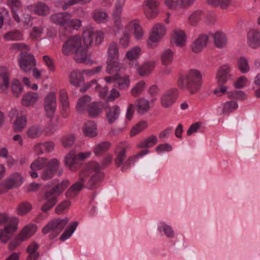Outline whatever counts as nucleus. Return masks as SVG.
Instances as JSON below:
<instances>
[{
    "instance_id": "f257e3e1",
    "label": "nucleus",
    "mask_w": 260,
    "mask_h": 260,
    "mask_svg": "<svg viewBox=\"0 0 260 260\" xmlns=\"http://www.w3.org/2000/svg\"><path fill=\"white\" fill-rule=\"evenodd\" d=\"M104 33L101 30L94 31L91 27H86L83 33V39L74 36L68 39L63 44L62 51L64 55L74 54V58L78 63L91 64V53L88 47L92 43L100 45L103 41Z\"/></svg>"
},
{
    "instance_id": "f03ea898",
    "label": "nucleus",
    "mask_w": 260,
    "mask_h": 260,
    "mask_svg": "<svg viewBox=\"0 0 260 260\" xmlns=\"http://www.w3.org/2000/svg\"><path fill=\"white\" fill-rule=\"evenodd\" d=\"M100 169V165L96 162L88 163L85 169L80 172L79 180L67 191V196L74 197L85 187L91 189L98 186L104 177V173Z\"/></svg>"
},
{
    "instance_id": "7ed1b4c3",
    "label": "nucleus",
    "mask_w": 260,
    "mask_h": 260,
    "mask_svg": "<svg viewBox=\"0 0 260 260\" xmlns=\"http://www.w3.org/2000/svg\"><path fill=\"white\" fill-rule=\"evenodd\" d=\"M178 85L180 88L189 90L191 93L197 92L201 88L202 84V74L200 71L191 69L178 80Z\"/></svg>"
},
{
    "instance_id": "20e7f679",
    "label": "nucleus",
    "mask_w": 260,
    "mask_h": 260,
    "mask_svg": "<svg viewBox=\"0 0 260 260\" xmlns=\"http://www.w3.org/2000/svg\"><path fill=\"white\" fill-rule=\"evenodd\" d=\"M19 222L16 216L9 217L5 213H0V226L5 225L3 229H0L1 243L5 244L11 239L18 229Z\"/></svg>"
},
{
    "instance_id": "39448f33",
    "label": "nucleus",
    "mask_w": 260,
    "mask_h": 260,
    "mask_svg": "<svg viewBox=\"0 0 260 260\" xmlns=\"http://www.w3.org/2000/svg\"><path fill=\"white\" fill-rule=\"evenodd\" d=\"M29 47L23 43H13L11 46L12 51L19 50L21 51L18 57V63L20 69L25 73L30 72L36 65V61L34 56L31 54L24 52L29 50Z\"/></svg>"
},
{
    "instance_id": "423d86ee",
    "label": "nucleus",
    "mask_w": 260,
    "mask_h": 260,
    "mask_svg": "<svg viewBox=\"0 0 260 260\" xmlns=\"http://www.w3.org/2000/svg\"><path fill=\"white\" fill-rule=\"evenodd\" d=\"M37 227L34 224L25 225L16 235L8 245V249L13 250L22 242L27 241L37 231Z\"/></svg>"
},
{
    "instance_id": "0eeeda50",
    "label": "nucleus",
    "mask_w": 260,
    "mask_h": 260,
    "mask_svg": "<svg viewBox=\"0 0 260 260\" xmlns=\"http://www.w3.org/2000/svg\"><path fill=\"white\" fill-rule=\"evenodd\" d=\"M156 63V59L146 58L141 65L138 61H135L130 62L129 66L131 70L134 71L140 76L147 77L153 72Z\"/></svg>"
},
{
    "instance_id": "6e6552de",
    "label": "nucleus",
    "mask_w": 260,
    "mask_h": 260,
    "mask_svg": "<svg viewBox=\"0 0 260 260\" xmlns=\"http://www.w3.org/2000/svg\"><path fill=\"white\" fill-rule=\"evenodd\" d=\"M167 26L162 23H156L151 27L149 37L147 41V45L149 48L155 47L166 35Z\"/></svg>"
},
{
    "instance_id": "1a4fd4ad",
    "label": "nucleus",
    "mask_w": 260,
    "mask_h": 260,
    "mask_svg": "<svg viewBox=\"0 0 260 260\" xmlns=\"http://www.w3.org/2000/svg\"><path fill=\"white\" fill-rule=\"evenodd\" d=\"M69 221V219L67 217L54 218L44 226L42 232L45 234L51 233L55 237L62 231Z\"/></svg>"
},
{
    "instance_id": "9d476101",
    "label": "nucleus",
    "mask_w": 260,
    "mask_h": 260,
    "mask_svg": "<svg viewBox=\"0 0 260 260\" xmlns=\"http://www.w3.org/2000/svg\"><path fill=\"white\" fill-rule=\"evenodd\" d=\"M7 5L11 8L14 20L17 23L22 22L24 24L28 25L31 21V16L24 15L22 19L19 16L18 12L22 7V4L19 0H8Z\"/></svg>"
},
{
    "instance_id": "9b49d317",
    "label": "nucleus",
    "mask_w": 260,
    "mask_h": 260,
    "mask_svg": "<svg viewBox=\"0 0 260 260\" xmlns=\"http://www.w3.org/2000/svg\"><path fill=\"white\" fill-rule=\"evenodd\" d=\"M23 182V178L21 174L15 173L11 175L4 182V187H0V193L6 192L8 190L17 188Z\"/></svg>"
},
{
    "instance_id": "f8f14e48",
    "label": "nucleus",
    "mask_w": 260,
    "mask_h": 260,
    "mask_svg": "<svg viewBox=\"0 0 260 260\" xmlns=\"http://www.w3.org/2000/svg\"><path fill=\"white\" fill-rule=\"evenodd\" d=\"M143 6L144 14L149 20L154 19L159 13L158 2L157 0H145Z\"/></svg>"
},
{
    "instance_id": "ddd939ff",
    "label": "nucleus",
    "mask_w": 260,
    "mask_h": 260,
    "mask_svg": "<svg viewBox=\"0 0 260 260\" xmlns=\"http://www.w3.org/2000/svg\"><path fill=\"white\" fill-rule=\"evenodd\" d=\"M57 93L55 91L48 92L44 98L43 107L48 114H53L57 109Z\"/></svg>"
},
{
    "instance_id": "4468645a",
    "label": "nucleus",
    "mask_w": 260,
    "mask_h": 260,
    "mask_svg": "<svg viewBox=\"0 0 260 260\" xmlns=\"http://www.w3.org/2000/svg\"><path fill=\"white\" fill-rule=\"evenodd\" d=\"M125 27L129 34L132 32L135 40L141 41L144 38L145 30L137 20L135 19L129 21Z\"/></svg>"
},
{
    "instance_id": "2eb2a0df",
    "label": "nucleus",
    "mask_w": 260,
    "mask_h": 260,
    "mask_svg": "<svg viewBox=\"0 0 260 260\" xmlns=\"http://www.w3.org/2000/svg\"><path fill=\"white\" fill-rule=\"evenodd\" d=\"M232 67L229 64H224L218 68L215 80L218 84H224L230 81L232 77Z\"/></svg>"
},
{
    "instance_id": "dca6fc26",
    "label": "nucleus",
    "mask_w": 260,
    "mask_h": 260,
    "mask_svg": "<svg viewBox=\"0 0 260 260\" xmlns=\"http://www.w3.org/2000/svg\"><path fill=\"white\" fill-rule=\"evenodd\" d=\"M157 233L166 238L172 239L176 236V233L172 225L165 220H159L156 224Z\"/></svg>"
},
{
    "instance_id": "f3484780",
    "label": "nucleus",
    "mask_w": 260,
    "mask_h": 260,
    "mask_svg": "<svg viewBox=\"0 0 260 260\" xmlns=\"http://www.w3.org/2000/svg\"><path fill=\"white\" fill-rule=\"evenodd\" d=\"M176 91L175 88H171L162 94L159 99L162 107L169 109L173 106L176 100Z\"/></svg>"
},
{
    "instance_id": "a211bd4d",
    "label": "nucleus",
    "mask_w": 260,
    "mask_h": 260,
    "mask_svg": "<svg viewBox=\"0 0 260 260\" xmlns=\"http://www.w3.org/2000/svg\"><path fill=\"white\" fill-rule=\"evenodd\" d=\"M208 37L205 34H201L192 42L190 48L192 52L198 54L203 51L208 42Z\"/></svg>"
},
{
    "instance_id": "6ab92c4d",
    "label": "nucleus",
    "mask_w": 260,
    "mask_h": 260,
    "mask_svg": "<svg viewBox=\"0 0 260 260\" xmlns=\"http://www.w3.org/2000/svg\"><path fill=\"white\" fill-rule=\"evenodd\" d=\"M247 44L252 49L260 47V30L257 29H250L246 36Z\"/></svg>"
},
{
    "instance_id": "aec40b11",
    "label": "nucleus",
    "mask_w": 260,
    "mask_h": 260,
    "mask_svg": "<svg viewBox=\"0 0 260 260\" xmlns=\"http://www.w3.org/2000/svg\"><path fill=\"white\" fill-rule=\"evenodd\" d=\"M171 41L177 47H184L187 42L186 33L182 29H176L174 30L172 35Z\"/></svg>"
},
{
    "instance_id": "412c9836",
    "label": "nucleus",
    "mask_w": 260,
    "mask_h": 260,
    "mask_svg": "<svg viewBox=\"0 0 260 260\" xmlns=\"http://www.w3.org/2000/svg\"><path fill=\"white\" fill-rule=\"evenodd\" d=\"M59 162L57 159L54 158L48 161L47 168L43 171L41 177L44 180H47L52 178L54 173L58 168Z\"/></svg>"
},
{
    "instance_id": "4be33fe9",
    "label": "nucleus",
    "mask_w": 260,
    "mask_h": 260,
    "mask_svg": "<svg viewBox=\"0 0 260 260\" xmlns=\"http://www.w3.org/2000/svg\"><path fill=\"white\" fill-rule=\"evenodd\" d=\"M58 195L54 189L46 192L45 194L46 203L42 207V210L44 212H46L53 207L57 201Z\"/></svg>"
},
{
    "instance_id": "5701e85b",
    "label": "nucleus",
    "mask_w": 260,
    "mask_h": 260,
    "mask_svg": "<svg viewBox=\"0 0 260 260\" xmlns=\"http://www.w3.org/2000/svg\"><path fill=\"white\" fill-rule=\"evenodd\" d=\"M129 146L128 145H125L124 143L116 146L115 153L116 154V157L115 161L117 167L123 166L122 170L125 166L124 163V160L126 157L125 152L126 149L128 148Z\"/></svg>"
},
{
    "instance_id": "b1692460",
    "label": "nucleus",
    "mask_w": 260,
    "mask_h": 260,
    "mask_svg": "<svg viewBox=\"0 0 260 260\" xmlns=\"http://www.w3.org/2000/svg\"><path fill=\"white\" fill-rule=\"evenodd\" d=\"M71 14L68 12H59L52 14L50 19L53 23L58 24L65 29Z\"/></svg>"
},
{
    "instance_id": "393cba45",
    "label": "nucleus",
    "mask_w": 260,
    "mask_h": 260,
    "mask_svg": "<svg viewBox=\"0 0 260 260\" xmlns=\"http://www.w3.org/2000/svg\"><path fill=\"white\" fill-rule=\"evenodd\" d=\"M78 159L76 151L74 150H71L64 157L65 165L72 171H75L77 169L76 165L77 164Z\"/></svg>"
},
{
    "instance_id": "a878e982",
    "label": "nucleus",
    "mask_w": 260,
    "mask_h": 260,
    "mask_svg": "<svg viewBox=\"0 0 260 260\" xmlns=\"http://www.w3.org/2000/svg\"><path fill=\"white\" fill-rule=\"evenodd\" d=\"M82 132L86 137L90 138L96 137L98 135L96 124L92 121L86 122L83 126Z\"/></svg>"
},
{
    "instance_id": "bb28decb",
    "label": "nucleus",
    "mask_w": 260,
    "mask_h": 260,
    "mask_svg": "<svg viewBox=\"0 0 260 260\" xmlns=\"http://www.w3.org/2000/svg\"><path fill=\"white\" fill-rule=\"evenodd\" d=\"M122 9L115 8L112 16L114 21L113 29L115 34H118L122 29L123 25L121 21V13Z\"/></svg>"
},
{
    "instance_id": "cd10ccee",
    "label": "nucleus",
    "mask_w": 260,
    "mask_h": 260,
    "mask_svg": "<svg viewBox=\"0 0 260 260\" xmlns=\"http://www.w3.org/2000/svg\"><path fill=\"white\" fill-rule=\"evenodd\" d=\"M10 75L8 69L0 67V91H4L9 86Z\"/></svg>"
},
{
    "instance_id": "c85d7f7f",
    "label": "nucleus",
    "mask_w": 260,
    "mask_h": 260,
    "mask_svg": "<svg viewBox=\"0 0 260 260\" xmlns=\"http://www.w3.org/2000/svg\"><path fill=\"white\" fill-rule=\"evenodd\" d=\"M39 99L38 93L35 92H28L25 93L21 99L22 105L25 107H29L34 105Z\"/></svg>"
},
{
    "instance_id": "c756f323",
    "label": "nucleus",
    "mask_w": 260,
    "mask_h": 260,
    "mask_svg": "<svg viewBox=\"0 0 260 260\" xmlns=\"http://www.w3.org/2000/svg\"><path fill=\"white\" fill-rule=\"evenodd\" d=\"M33 9L34 13L39 16H45L48 15L50 12V9L46 4L39 2L34 6H29L27 9L31 10Z\"/></svg>"
},
{
    "instance_id": "7c9ffc66",
    "label": "nucleus",
    "mask_w": 260,
    "mask_h": 260,
    "mask_svg": "<svg viewBox=\"0 0 260 260\" xmlns=\"http://www.w3.org/2000/svg\"><path fill=\"white\" fill-rule=\"evenodd\" d=\"M154 100H151L149 102L148 100L144 98H140L136 101L137 111L139 113H148L151 109L150 103H152Z\"/></svg>"
},
{
    "instance_id": "2f4dec72",
    "label": "nucleus",
    "mask_w": 260,
    "mask_h": 260,
    "mask_svg": "<svg viewBox=\"0 0 260 260\" xmlns=\"http://www.w3.org/2000/svg\"><path fill=\"white\" fill-rule=\"evenodd\" d=\"M59 101L62 111L64 112H68L70 105L68 92L64 89H60L59 91Z\"/></svg>"
},
{
    "instance_id": "473e14b6",
    "label": "nucleus",
    "mask_w": 260,
    "mask_h": 260,
    "mask_svg": "<svg viewBox=\"0 0 260 260\" xmlns=\"http://www.w3.org/2000/svg\"><path fill=\"white\" fill-rule=\"evenodd\" d=\"M27 120L23 115H16L13 122V131L15 132H21L26 126Z\"/></svg>"
},
{
    "instance_id": "72a5a7b5",
    "label": "nucleus",
    "mask_w": 260,
    "mask_h": 260,
    "mask_svg": "<svg viewBox=\"0 0 260 260\" xmlns=\"http://www.w3.org/2000/svg\"><path fill=\"white\" fill-rule=\"evenodd\" d=\"M174 53L171 49L164 50L160 55L161 63L164 66H168L171 64L174 59Z\"/></svg>"
},
{
    "instance_id": "f704fd0d",
    "label": "nucleus",
    "mask_w": 260,
    "mask_h": 260,
    "mask_svg": "<svg viewBox=\"0 0 260 260\" xmlns=\"http://www.w3.org/2000/svg\"><path fill=\"white\" fill-rule=\"evenodd\" d=\"M238 69L243 74L248 73L251 70L248 59L245 56H240L237 58Z\"/></svg>"
},
{
    "instance_id": "c9c22d12",
    "label": "nucleus",
    "mask_w": 260,
    "mask_h": 260,
    "mask_svg": "<svg viewBox=\"0 0 260 260\" xmlns=\"http://www.w3.org/2000/svg\"><path fill=\"white\" fill-rule=\"evenodd\" d=\"M142 54V48L139 46H135L129 49L125 53L126 58L131 61H137Z\"/></svg>"
},
{
    "instance_id": "e433bc0d",
    "label": "nucleus",
    "mask_w": 260,
    "mask_h": 260,
    "mask_svg": "<svg viewBox=\"0 0 260 260\" xmlns=\"http://www.w3.org/2000/svg\"><path fill=\"white\" fill-rule=\"evenodd\" d=\"M238 104L235 101H226L220 106V109L223 113H234L238 108Z\"/></svg>"
},
{
    "instance_id": "4c0bfd02",
    "label": "nucleus",
    "mask_w": 260,
    "mask_h": 260,
    "mask_svg": "<svg viewBox=\"0 0 260 260\" xmlns=\"http://www.w3.org/2000/svg\"><path fill=\"white\" fill-rule=\"evenodd\" d=\"M108 61L117 60L119 58V49L115 42L111 43L108 48Z\"/></svg>"
},
{
    "instance_id": "58836bf2",
    "label": "nucleus",
    "mask_w": 260,
    "mask_h": 260,
    "mask_svg": "<svg viewBox=\"0 0 260 260\" xmlns=\"http://www.w3.org/2000/svg\"><path fill=\"white\" fill-rule=\"evenodd\" d=\"M45 120L47 122L48 126L53 129L51 133H53L57 126L61 123V120L58 115H46Z\"/></svg>"
},
{
    "instance_id": "ea45409f",
    "label": "nucleus",
    "mask_w": 260,
    "mask_h": 260,
    "mask_svg": "<svg viewBox=\"0 0 260 260\" xmlns=\"http://www.w3.org/2000/svg\"><path fill=\"white\" fill-rule=\"evenodd\" d=\"M213 39L215 45L219 48H223L226 45V36L222 32H216L213 35Z\"/></svg>"
},
{
    "instance_id": "a19ab883",
    "label": "nucleus",
    "mask_w": 260,
    "mask_h": 260,
    "mask_svg": "<svg viewBox=\"0 0 260 260\" xmlns=\"http://www.w3.org/2000/svg\"><path fill=\"white\" fill-rule=\"evenodd\" d=\"M92 17L98 23H104L107 20L108 14L104 10L97 9L92 12Z\"/></svg>"
},
{
    "instance_id": "79ce46f5",
    "label": "nucleus",
    "mask_w": 260,
    "mask_h": 260,
    "mask_svg": "<svg viewBox=\"0 0 260 260\" xmlns=\"http://www.w3.org/2000/svg\"><path fill=\"white\" fill-rule=\"evenodd\" d=\"M90 102L91 98L90 96L88 95L83 96L79 99L77 102L76 106L77 110L79 111H82L87 109L89 111L90 105L91 103Z\"/></svg>"
},
{
    "instance_id": "37998d69",
    "label": "nucleus",
    "mask_w": 260,
    "mask_h": 260,
    "mask_svg": "<svg viewBox=\"0 0 260 260\" xmlns=\"http://www.w3.org/2000/svg\"><path fill=\"white\" fill-rule=\"evenodd\" d=\"M78 224V222L75 221L68 226L59 237L60 240L64 241L71 238L76 230Z\"/></svg>"
},
{
    "instance_id": "c03bdc74",
    "label": "nucleus",
    "mask_w": 260,
    "mask_h": 260,
    "mask_svg": "<svg viewBox=\"0 0 260 260\" xmlns=\"http://www.w3.org/2000/svg\"><path fill=\"white\" fill-rule=\"evenodd\" d=\"M39 248V245L36 242L31 243L27 248V252L28 256L26 260H37L39 256V254L37 251Z\"/></svg>"
},
{
    "instance_id": "a18cd8bd",
    "label": "nucleus",
    "mask_w": 260,
    "mask_h": 260,
    "mask_svg": "<svg viewBox=\"0 0 260 260\" xmlns=\"http://www.w3.org/2000/svg\"><path fill=\"white\" fill-rule=\"evenodd\" d=\"M83 71H74L72 72L70 76L71 83L74 86H79L81 82L83 81Z\"/></svg>"
},
{
    "instance_id": "49530a36",
    "label": "nucleus",
    "mask_w": 260,
    "mask_h": 260,
    "mask_svg": "<svg viewBox=\"0 0 260 260\" xmlns=\"http://www.w3.org/2000/svg\"><path fill=\"white\" fill-rule=\"evenodd\" d=\"M164 4L168 9L171 10H183L182 0H164Z\"/></svg>"
},
{
    "instance_id": "de8ad7c7",
    "label": "nucleus",
    "mask_w": 260,
    "mask_h": 260,
    "mask_svg": "<svg viewBox=\"0 0 260 260\" xmlns=\"http://www.w3.org/2000/svg\"><path fill=\"white\" fill-rule=\"evenodd\" d=\"M209 5L219 7L221 9H226L234 4L233 0H207Z\"/></svg>"
},
{
    "instance_id": "09e8293b",
    "label": "nucleus",
    "mask_w": 260,
    "mask_h": 260,
    "mask_svg": "<svg viewBox=\"0 0 260 260\" xmlns=\"http://www.w3.org/2000/svg\"><path fill=\"white\" fill-rule=\"evenodd\" d=\"M43 133L42 128L36 125H33L28 127L26 132V136L30 139H36L39 138Z\"/></svg>"
},
{
    "instance_id": "8fccbe9b",
    "label": "nucleus",
    "mask_w": 260,
    "mask_h": 260,
    "mask_svg": "<svg viewBox=\"0 0 260 260\" xmlns=\"http://www.w3.org/2000/svg\"><path fill=\"white\" fill-rule=\"evenodd\" d=\"M76 140V136L74 134H67L61 139V144L65 148H70L72 147Z\"/></svg>"
},
{
    "instance_id": "3c124183",
    "label": "nucleus",
    "mask_w": 260,
    "mask_h": 260,
    "mask_svg": "<svg viewBox=\"0 0 260 260\" xmlns=\"http://www.w3.org/2000/svg\"><path fill=\"white\" fill-rule=\"evenodd\" d=\"M32 209L31 204L27 202H23L19 204L16 209V213L21 216L27 214Z\"/></svg>"
},
{
    "instance_id": "603ef678",
    "label": "nucleus",
    "mask_w": 260,
    "mask_h": 260,
    "mask_svg": "<svg viewBox=\"0 0 260 260\" xmlns=\"http://www.w3.org/2000/svg\"><path fill=\"white\" fill-rule=\"evenodd\" d=\"M12 91L15 97H19L23 91V88L19 80L14 79L11 84Z\"/></svg>"
},
{
    "instance_id": "864d4df0",
    "label": "nucleus",
    "mask_w": 260,
    "mask_h": 260,
    "mask_svg": "<svg viewBox=\"0 0 260 260\" xmlns=\"http://www.w3.org/2000/svg\"><path fill=\"white\" fill-rule=\"evenodd\" d=\"M157 138L154 136H151L145 139L144 141L138 144L137 147L140 149L151 147L154 146L157 143Z\"/></svg>"
},
{
    "instance_id": "5fc2aeb1",
    "label": "nucleus",
    "mask_w": 260,
    "mask_h": 260,
    "mask_svg": "<svg viewBox=\"0 0 260 260\" xmlns=\"http://www.w3.org/2000/svg\"><path fill=\"white\" fill-rule=\"evenodd\" d=\"M118 43L120 46L123 48H126L129 46L130 35L128 31H126L125 27L122 35L119 39Z\"/></svg>"
},
{
    "instance_id": "6e6d98bb",
    "label": "nucleus",
    "mask_w": 260,
    "mask_h": 260,
    "mask_svg": "<svg viewBox=\"0 0 260 260\" xmlns=\"http://www.w3.org/2000/svg\"><path fill=\"white\" fill-rule=\"evenodd\" d=\"M121 68V65L117 60L107 61L106 72L108 74H116Z\"/></svg>"
},
{
    "instance_id": "4d7b16f0",
    "label": "nucleus",
    "mask_w": 260,
    "mask_h": 260,
    "mask_svg": "<svg viewBox=\"0 0 260 260\" xmlns=\"http://www.w3.org/2000/svg\"><path fill=\"white\" fill-rule=\"evenodd\" d=\"M203 15V11L201 9L193 11L188 16V22L191 25L196 24Z\"/></svg>"
},
{
    "instance_id": "13d9d810",
    "label": "nucleus",
    "mask_w": 260,
    "mask_h": 260,
    "mask_svg": "<svg viewBox=\"0 0 260 260\" xmlns=\"http://www.w3.org/2000/svg\"><path fill=\"white\" fill-rule=\"evenodd\" d=\"M111 144L109 142H102L95 145L93 149V152L95 155H98L108 150Z\"/></svg>"
},
{
    "instance_id": "bf43d9fd",
    "label": "nucleus",
    "mask_w": 260,
    "mask_h": 260,
    "mask_svg": "<svg viewBox=\"0 0 260 260\" xmlns=\"http://www.w3.org/2000/svg\"><path fill=\"white\" fill-rule=\"evenodd\" d=\"M146 87V83L143 81H140L132 88L131 93L133 96H137L142 93Z\"/></svg>"
},
{
    "instance_id": "052dcab7",
    "label": "nucleus",
    "mask_w": 260,
    "mask_h": 260,
    "mask_svg": "<svg viewBox=\"0 0 260 260\" xmlns=\"http://www.w3.org/2000/svg\"><path fill=\"white\" fill-rule=\"evenodd\" d=\"M47 159L44 157H40L34 161L30 165V169L33 171L42 169L47 165Z\"/></svg>"
},
{
    "instance_id": "680f3d73",
    "label": "nucleus",
    "mask_w": 260,
    "mask_h": 260,
    "mask_svg": "<svg viewBox=\"0 0 260 260\" xmlns=\"http://www.w3.org/2000/svg\"><path fill=\"white\" fill-rule=\"evenodd\" d=\"M4 39L6 41H19L22 39V35L18 30H13L6 34Z\"/></svg>"
},
{
    "instance_id": "e2e57ef3",
    "label": "nucleus",
    "mask_w": 260,
    "mask_h": 260,
    "mask_svg": "<svg viewBox=\"0 0 260 260\" xmlns=\"http://www.w3.org/2000/svg\"><path fill=\"white\" fill-rule=\"evenodd\" d=\"M148 153L149 151L148 150H142L139 153H138L137 154L129 157L128 158L125 162L124 165L126 166H130L134 164L137 159L146 155Z\"/></svg>"
},
{
    "instance_id": "0e129e2a",
    "label": "nucleus",
    "mask_w": 260,
    "mask_h": 260,
    "mask_svg": "<svg viewBox=\"0 0 260 260\" xmlns=\"http://www.w3.org/2000/svg\"><path fill=\"white\" fill-rule=\"evenodd\" d=\"M147 126V122L145 121H141L136 124L135 126L133 127L130 132V136L134 137L140 132H141L143 130H144Z\"/></svg>"
},
{
    "instance_id": "69168bd1",
    "label": "nucleus",
    "mask_w": 260,
    "mask_h": 260,
    "mask_svg": "<svg viewBox=\"0 0 260 260\" xmlns=\"http://www.w3.org/2000/svg\"><path fill=\"white\" fill-rule=\"evenodd\" d=\"M82 26V21L78 18L71 19L70 17L68 21L66 29L72 28L75 30H79Z\"/></svg>"
},
{
    "instance_id": "338daca9",
    "label": "nucleus",
    "mask_w": 260,
    "mask_h": 260,
    "mask_svg": "<svg viewBox=\"0 0 260 260\" xmlns=\"http://www.w3.org/2000/svg\"><path fill=\"white\" fill-rule=\"evenodd\" d=\"M105 108V106L102 102L91 103L88 112L92 114H96L102 112V110Z\"/></svg>"
},
{
    "instance_id": "774afa93",
    "label": "nucleus",
    "mask_w": 260,
    "mask_h": 260,
    "mask_svg": "<svg viewBox=\"0 0 260 260\" xmlns=\"http://www.w3.org/2000/svg\"><path fill=\"white\" fill-rule=\"evenodd\" d=\"M249 83V80L245 76L238 78L234 83L235 88L240 89L245 87Z\"/></svg>"
}]
</instances>
